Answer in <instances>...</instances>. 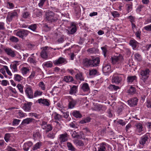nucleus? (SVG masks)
<instances>
[{
  "mask_svg": "<svg viewBox=\"0 0 151 151\" xmlns=\"http://www.w3.org/2000/svg\"><path fill=\"white\" fill-rule=\"evenodd\" d=\"M76 77L77 80H80V81H84V78L82 76V75L81 73H77L76 75Z\"/></svg>",
  "mask_w": 151,
  "mask_h": 151,
  "instance_id": "40",
  "label": "nucleus"
},
{
  "mask_svg": "<svg viewBox=\"0 0 151 151\" xmlns=\"http://www.w3.org/2000/svg\"><path fill=\"white\" fill-rule=\"evenodd\" d=\"M25 92L28 98L29 99L33 98V91L31 86H27L25 90Z\"/></svg>",
  "mask_w": 151,
  "mask_h": 151,
  "instance_id": "4",
  "label": "nucleus"
},
{
  "mask_svg": "<svg viewBox=\"0 0 151 151\" xmlns=\"http://www.w3.org/2000/svg\"><path fill=\"white\" fill-rule=\"evenodd\" d=\"M17 87L18 88V89L19 90L20 92L22 93H24L23 90V86H22L21 84H17Z\"/></svg>",
  "mask_w": 151,
  "mask_h": 151,
  "instance_id": "47",
  "label": "nucleus"
},
{
  "mask_svg": "<svg viewBox=\"0 0 151 151\" xmlns=\"http://www.w3.org/2000/svg\"><path fill=\"white\" fill-rule=\"evenodd\" d=\"M18 63V61H16L15 63H13L10 65V68L14 72L17 71V66L18 65L17 64Z\"/></svg>",
  "mask_w": 151,
  "mask_h": 151,
  "instance_id": "24",
  "label": "nucleus"
},
{
  "mask_svg": "<svg viewBox=\"0 0 151 151\" xmlns=\"http://www.w3.org/2000/svg\"><path fill=\"white\" fill-rule=\"evenodd\" d=\"M47 137L51 139H53L55 137V134L53 133H50L47 135Z\"/></svg>",
  "mask_w": 151,
  "mask_h": 151,
  "instance_id": "59",
  "label": "nucleus"
},
{
  "mask_svg": "<svg viewBox=\"0 0 151 151\" xmlns=\"http://www.w3.org/2000/svg\"><path fill=\"white\" fill-rule=\"evenodd\" d=\"M67 147L69 150L71 151H75L76 150L75 148L70 142H67Z\"/></svg>",
  "mask_w": 151,
  "mask_h": 151,
  "instance_id": "33",
  "label": "nucleus"
},
{
  "mask_svg": "<svg viewBox=\"0 0 151 151\" xmlns=\"http://www.w3.org/2000/svg\"><path fill=\"white\" fill-rule=\"evenodd\" d=\"M90 120L91 118L88 117L80 121V123L82 124L90 122Z\"/></svg>",
  "mask_w": 151,
  "mask_h": 151,
  "instance_id": "35",
  "label": "nucleus"
},
{
  "mask_svg": "<svg viewBox=\"0 0 151 151\" xmlns=\"http://www.w3.org/2000/svg\"><path fill=\"white\" fill-rule=\"evenodd\" d=\"M29 70L28 69L25 67H22L21 69V73L23 75L26 74Z\"/></svg>",
  "mask_w": 151,
  "mask_h": 151,
  "instance_id": "38",
  "label": "nucleus"
},
{
  "mask_svg": "<svg viewBox=\"0 0 151 151\" xmlns=\"http://www.w3.org/2000/svg\"><path fill=\"white\" fill-rule=\"evenodd\" d=\"M102 71L104 73H107L111 72V67L109 64H104L103 65L102 68Z\"/></svg>",
  "mask_w": 151,
  "mask_h": 151,
  "instance_id": "10",
  "label": "nucleus"
},
{
  "mask_svg": "<svg viewBox=\"0 0 151 151\" xmlns=\"http://www.w3.org/2000/svg\"><path fill=\"white\" fill-rule=\"evenodd\" d=\"M71 26L72 27L70 31H68V33L69 34H73L75 33L76 31V27L75 25L73 23L71 24Z\"/></svg>",
  "mask_w": 151,
  "mask_h": 151,
  "instance_id": "29",
  "label": "nucleus"
},
{
  "mask_svg": "<svg viewBox=\"0 0 151 151\" xmlns=\"http://www.w3.org/2000/svg\"><path fill=\"white\" fill-rule=\"evenodd\" d=\"M42 143L41 142H39L36 144L33 147V150H35L39 148L41 145Z\"/></svg>",
  "mask_w": 151,
  "mask_h": 151,
  "instance_id": "48",
  "label": "nucleus"
},
{
  "mask_svg": "<svg viewBox=\"0 0 151 151\" xmlns=\"http://www.w3.org/2000/svg\"><path fill=\"white\" fill-rule=\"evenodd\" d=\"M97 73V70L95 69H93L90 70L89 72V75H95Z\"/></svg>",
  "mask_w": 151,
  "mask_h": 151,
  "instance_id": "56",
  "label": "nucleus"
},
{
  "mask_svg": "<svg viewBox=\"0 0 151 151\" xmlns=\"http://www.w3.org/2000/svg\"><path fill=\"white\" fill-rule=\"evenodd\" d=\"M32 103L31 102H27L23 104V109L26 111H29L31 109V106Z\"/></svg>",
  "mask_w": 151,
  "mask_h": 151,
  "instance_id": "13",
  "label": "nucleus"
},
{
  "mask_svg": "<svg viewBox=\"0 0 151 151\" xmlns=\"http://www.w3.org/2000/svg\"><path fill=\"white\" fill-rule=\"evenodd\" d=\"M62 118V116L56 113H55V115L54 116V119H55L58 121H60L61 120Z\"/></svg>",
  "mask_w": 151,
  "mask_h": 151,
  "instance_id": "44",
  "label": "nucleus"
},
{
  "mask_svg": "<svg viewBox=\"0 0 151 151\" xmlns=\"http://www.w3.org/2000/svg\"><path fill=\"white\" fill-rule=\"evenodd\" d=\"M76 144L79 146H83L84 145V144L82 141L78 140L76 141Z\"/></svg>",
  "mask_w": 151,
  "mask_h": 151,
  "instance_id": "60",
  "label": "nucleus"
},
{
  "mask_svg": "<svg viewBox=\"0 0 151 151\" xmlns=\"http://www.w3.org/2000/svg\"><path fill=\"white\" fill-rule=\"evenodd\" d=\"M122 57L121 55H119L117 56H114L111 57L112 63L113 64L118 63L122 61Z\"/></svg>",
  "mask_w": 151,
  "mask_h": 151,
  "instance_id": "11",
  "label": "nucleus"
},
{
  "mask_svg": "<svg viewBox=\"0 0 151 151\" xmlns=\"http://www.w3.org/2000/svg\"><path fill=\"white\" fill-rule=\"evenodd\" d=\"M42 50L41 52V57L44 59L47 58L48 57L47 51L53 48L48 46L43 47L41 48Z\"/></svg>",
  "mask_w": 151,
  "mask_h": 151,
  "instance_id": "3",
  "label": "nucleus"
},
{
  "mask_svg": "<svg viewBox=\"0 0 151 151\" xmlns=\"http://www.w3.org/2000/svg\"><path fill=\"white\" fill-rule=\"evenodd\" d=\"M34 119L32 118H27L23 120L22 122V125H24L25 124H28L32 122Z\"/></svg>",
  "mask_w": 151,
  "mask_h": 151,
  "instance_id": "23",
  "label": "nucleus"
},
{
  "mask_svg": "<svg viewBox=\"0 0 151 151\" xmlns=\"http://www.w3.org/2000/svg\"><path fill=\"white\" fill-rule=\"evenodd\" d=\"M10 137V136L9 134L6 133L5 134L4 139L6 142H7L9 141Z\"/></svg>",
  "mask_w": 151,
  "mask_h": 151,
  "instance_id": "53",
  "label": "nucleus"
},
{
  "mask_svg": "<svg viewBox=\"0 0 151 151\" xmlns=\"http://www.w3.org/2000/svg\"><path fill=\"white\" fill-rule=\"evenodd\" d=\"M43 11L41 9H37L35 10L34 14L36 17H40L42 16Z\"/></svg>",
  "mask_w": 151,
  "mask_h": 151,
  "instance_id": "27",
  "label": "nucleus"
},
{
  "mask_svg": "<svg viewBox=\"0 0 151 151\" xmlns=\"http://www.w3.org/2000/svg\"><path fill=\"white\" fill-rule=\"evenodd\" d=\"M106 143H102L100 144L99 147L98 148V151H105Z\"/></svg>",
  "mask_w": 151,
  "mask_h": 151,
  "instance_id": "28",
  "label": "nucleus"
},
{
  "mask_svg": "<svg viewBox=\"0 0 151 151\" xmlns=\"http://www.w3.org/2000/svg\"><path fill=\"white\" fill-rule=\"evenodd\" d=\"M23 78V77L19 74H16L14 75V79L16 81L19 82Z\"/></svg>",
  "mask_w": 151,
  "mask_h": 151,
  "instance_id": "31",
  "label": "nucleus"
},
{
  "mask_svg": "<svg viewBox=\"0 0 151 151\" xmlns=\"http://www.w3.org/2000/svg\"><path fill=\"white\" fill-rule=\"evenodd\" d=\"M146 105L148 108H151V99L147 101Z\"/></svg>",
  "mask_w": 151,
  "mask_h": 151,
  "instance_id": "64",
  "label": "nucleus"
},
{
  "mask_svg": "<svg viewBox=\"0 0 151 151\" xmlns=\"http://www.w3.org/2000/svg\"><path fill=\"white\" fill-rule=\"evenodd\" d=\"M17 16L18 14L17 12L14 11L12 12H9L6 18L8 21L10 22L12 20L13 18L16 17H17Z\"/></svg>",
  "mask_w": 151,
  "mask_h": 151,
  "instance_id": "9",
  "label": "nucleus"
},
{
  "mask_svg": "<svg viewBox=\"0 0 151 151\" xmlns=\"http://www.w3.org/2000/svg\"><path fill=\"white\" fill-rule=\"evenodd\" d=\"M111 14L112 16L114 17H119L120 14L117 11H114L111 13Z\"/></svg>",
  "mask_w": 151,
  "mask_h": 151,
  "instance_id": "52",
  "label": "nucleus"
},
{
  "mask_svg": "<svg viewBox=\"0 0 151 151\" xmlns=\"http://www.w3.org/2000/svg\"><path fill=\"white\" fill-rule=\"evenodd\" d=\"M35 72L34 71H32V72L31 75L28 78H29L30 80L33 79L34 78V77L35 76Z\"/></svg>",
  "mask_w": 151,
  "mask_h": 151,
  "instance_id": "63",
  "label": "nucleus"
},
{
  "mask_svg": "<svg viewBox=\"0 0 151 151\" xmlns=\"http://www.w3.org/2000/svg\"><path fill=\"white\" fill-rule=\"evenodd\" d=\"M73 115L76 117L77 118H81L82 117V115L79 113L78 111H74L73 113Z\"/></svg>",
  "mask_w": 151,
  "mask_h": 151,
  "instance_id": "39",
  "label": "nucleus"
},
{
  "mask_svg": "<svg viewBox=\"0 0 151 151\" xmlns=\"http://www.w3.org/2000/svg\"><path fill=\"white\" fill-rule=\"evenodd\" d=\"M45 18L46 20L51 22H56L57 19L55 15L52 11L47 12L45 15Z\"/></svg>",
  "mask_w": 151,
  "mask_h": 151,
  "instance_id": "1",
  "label": "nucleus"
},
{
  "mask_svg": "<svg viewBox=\"0 0 151 151\" xmlns=\"http://www.w3.org/2000/svg\"><path fill=\"white\" fill-rule=\"evenodd\" d=\"M44 67L47 68H51L52 66V63L51 61H47L43 64Z\"/></svg>",
  "mask_w": 151,
  "mask_h": 151,
  "instance_id": "34",
  "label": "nucleus"
},
{
  "mask_svg": "<svg viewBox=\"0 0 151 151\" xmlns=\"http://www.w3.org/2000/svg\"><path fill=\"white\" fill-rule=\"evenodd\" d=\"M76 101L74 100H72L71 101H70L68 104V107L69 109H72L75 106L76 104Z\"/></svg>",
  "mask_w": 151,
  "mask_h": 151,
  "instance_id": "30",
  "label": "nucleus"
},
{
  "mask_svg": "<svg viewBox=\"0 0 151 151\" xmlns=\"http://www.w3.org/2000/svg\"><path fill=\"white\" fill-rule=\"evenodd\" d=\"M150 70L149 69L146 68L144 70H142L140 72L139 74L141 76L140 79L142 81L145 82L148 79L149 76Z\"/></svg>",
  "mask_w": 151,
  "mask_h": 151,
  "instance_id": "2",
  "label": "nucleus"
},
{
  "mask_svg": "<svg viewBox=\"0 0 151 151\" xmlns=\"http://www.w3.org/2000/svg\"><path fill=\"white\" fill-rule=\"evenodd\" d=\"M32 145V143L31 141H28L25 143L23 146V148L24 150L25 151H28L29 147H31Z\"/></svg>",
  "mask_w": 151,
  "mask_h": 151,
  "instance_id": "20",
  "label": "nucleus"
},
{
  "mask_svg": "<svg viewBox=\"0 0 151 151\" xmlns=\"http://www.w3.org/2000/svg\"><path fill=\"white\" fill-rule=\"evenodd\" d=\"M129 44L131 45L133 50L136 48L138 42L134 40H130Z\"/></svg>",
  "mask_w": 151,
  "mask_h": 151,
  "instance_id": "21",
  "label": "nucleus"
},
{
  "mask_svg": "<svg viewBox=\"0 0 151 151\" xmlns=\"http://www.w3.org/2000/svg\"><path fill=\"white\" fill-rule=\"evenodd\" d=\"M29 62L31 63H33L35 64L36 63V60L35 59L32 58H29L28 59Z\"/></svg>",
  "mask_w": 151,
  "mask_h": 151,
  "instance_id": "62",
  "label": "nucleus"
},
{
  "mask_svg": "<svg viewBox=\"0 0 151 151\" xmlns=\"http://www.w3.org/2000/svg\"><path fill=\"white\" fill-rule=\"evenodd\" d=\"M9 40L12 42H17L19 40L17 38L13 36L11 37Z\"/></svg>",
  "mask_w": 151,
  "mask_h": 151,
  "instance_id": "45",
  "label": "nucleus"
},
{
  "mask_svg": "<svg viewBox=\"0 0 151 151\" xmlns=\"http://www.w3.org/2000/svg\"><path fill=\"white\" fill-rule=\"evenodd\" d=\"M106 107L104 105L101 104H98L95 105L94 107V109L95 110L99 111L100 110L105 111L106 109Z\"/></svg>",
  "mask_w": 151,
  "mask_h": 151,
  "instance_id": "17",
  "label": "nucleus"
},
{
  "mask_svg": "<svg viewBox=\"0 0 151 151\" xmlns=\"http://www.w3.org/2000/svg\"><path fill=\"white\" fill-rule=\"evenodd\" d=\"M135 88L131 86L129 89L128 92L130 94H133L135 93Z\"/></svg>",
  "mask_w": 151,
  "mask_h": 151,
  "instance_id": "49",
  "label": "nucleus"
},
{
  "mask_svg": "<svg viewBox=\"0 0 151 151\" xmlns=\"http://www.w3.org/2000/svg\"><path fill=\"white\" fill-rule=\"evenodd\" d=\"M46 132H48L51 131L52 129V125L50 124H47L46 126Z\"/></svg>",
  "mask_w": 151,
  "mask_h": 151,
  "instance_id": "46",
  "label": "nucleus"
},
{
  "mask_svg": "<svg viewBox=\"0 0 151 151\" xmlns=\"http://www.w3.org/2000/svg\"><path fill=\"white\" fill-rule=\"evenodd\" d=\"M101 48L102 50L104 55V56L105 57L106 56V53H107V51L106 48L105 46H104L101 47Z\"/></svg>",
  "mask_w": 151,
  "mask_h": 151,
  "instance_id": "50",
  "label": "nucleus"
},
{
  "mask_svg": "<svg viewBox=\"0 0 151 151\" xmlns=\"http://www.w3.org/2000/svg\"><path fill=\"white\" fill-rule=\"evenodd\" d=\"M4 50L6 53L9 56L13 58L16 56L15 51L9 47H4Z\"/></svg>",
  "mask_w": 151,
  "mask_h": 151,
  "instance_id": "5",
  "label": "nucleus"
},
{
  "mask_svg": "<svg viewBox=\"0 0 151 151\" xmlns=\"http://www.w3.org/2000/svg\"><path fill=\"white\" fill-rule=\"evenodd\" d=\"M137 77L136 76H128L127 78V82L128 83H132L134 81L137 80Z\"/></svg>",
  "mask_w": 151,
  "mask_h": 151,
  "instance_id": "26",
  "label": "nucleus"
},
{
  "mask_svg": "<svg viewBox=\"0 0 151 151\" xmlns=\"http://www.w3.org/2000/svg\"><path fill=\"white\" fill-rule=\"evenodd\" d=\"M92 62L91 60L86 58L83 60V63L85 66L93 67Z\"/></svg>",
  "mask_w": 151,
  "mask_h": 151,
  "instance_id": "16",
  "label": "nucleus"
},
{
  "mask_svg": "<svg viewBox=\"0 0 151 151\" xmlns=\"http://www.w3.org/2000/svg\"><path fill=\"white\" fill-rule=\"evenodd\" d=\"M75 11L76 13L77 14L80 13L81 9L79 6H77L76 8H75Z\"/></svg>",
  "mask_w": 151,
  "mask_h": 151,
  "instance_id": "55",
  "label": "nucleus"
},
{
  "mask_svg": "<svg viewBox=\"0 0 151 151\" xmlns=\"http://www.w3.org/2000/svg\"><path fill=\"white\" fill-rule=\"evenodd\" d=\"M37 27V25L36 24H34L30 25L28 28L33 31H35Z\"/></svg>",
  "mask_w": 151,
  "mask_h": 151,
  "instance_id": "43",
  "label": "nucleus"
},
{
  "mask_svg": "<svg viewBox=\"0 0 151 151\" xmlns=\"http://www.w3.org/2000/svg\"><path fill=\"white\" fill-rule=\"evenodd\" d=\"M33 136L36 139H40L41 137V135L39 132H37L33 134Z\"/></svg>",
  "mask_w": 151,
  "mask_h": 151,
  "instance_id": "41",
  "label": "nucleus"
},
{
  "mask_svg": "<svg viewBox=\"0 0 151 151\" xmlns=\"http://www.w3.org/2000/svg\"><path fill=\"white\" fill-rule=\"evenodd\" d=\"M46 0H40V2L38 4L40 8H42Z\"/></svg>",
  "mask_w": 151,
  "mask_h": 151,
  "instance_id": "54",
  "label": "nucleus"
},
{
  "mask_svg": "<svg viewBox=\"0 0 151 151\" xmlns=\"http://www.w3.org/2000/svg\"><path fill=\"white\" fill-rule=\"evenodd\" d=\"M93 67H96L98 65L100 62V59L98 57L91 60Z\"/></svg>",
  "mask_w": 151,
  "mask_h": 151,
  "instance_id": "22",
  "label": "nucleus"
},
{
  "mask_svg": "<svg viewBox=\"0 0 151 151\" xmlns=\"http://www.w3.org/2000/svg\"><path fill=\"white\" fill-rule=\"evenodd\" d=\"M8 84H9L8 81L6 80H2L1 83V84L3 86H6Z\"/></svg>",
  "mask_w": 151,
  "mask_h": 151,
  "instance_id": "58",
  "label": "nucleus"
},
{
  "mask_svg": "<svg viewBox=\"0 0 151 151\" xmlns=\"http://www.w3.org/2000/svg\"><path fill=\"white\" fill-rule=\"evenodd\" d=\"M68 62L66 59L64 58L60 57L57 60H56L53 62L55 65H60L63 64H66Z\"/></svg>",
  "mask_w": 151,
  "mask_h": 151,
  "instance_id": "8",
  "label": "nucleus"
},
{
  "mask_svg": "<svg viewBox=\"0 0 151 151\" xmlns=\"http://www.w3.org/2000/svg\"><path fill=\"white\" fill-rule=\"evenodd\" d=\"M135 59L138 61H140L142 60L141 55L138 53H137L134 55Z\"/></svg>",
  "mask_w": 151,
  "mask_h": 151,
  "instance_id": "42",
  "label": "nucleus"
},
{
  "mask_svg": "<svg viewBox=\"0 0 151 151\" xmlns=\"http://www.w3.org/2000/svg\"><path fill=\"white\" fill-rule=\"evenodd\" d=\"M64 80L67 82H70L73 81V79L71 76H65L64 77Z\"/></svg>",
  "mask_w": 151,
  "mask_h": 151,
  "instance_id": "32",
  "label": "nucleus"
},
{
  "mask_svg": "<svg viewBox=\"0 0 151 151\" xmlns=\"http://www.w3.org/2000/svg\"><path fill=\"white\" fill-rule=\"evenodd\" d=\"M39 86L43 90H45V89L44 83L43 82H40L39 84Z\"/></svg>",
  "mask_w": 151,
  "mask_h": 151,
  "instance_id": "57",
  "label": "nucleus"
},
{
  "mask_svg": "<svg viewBox=\"0 0 151 151\" xmlns=\"http://www.w3.org/2000/svg\"><path fill=\"white\" fill-rule=\"evenodd\" d=\"M30 15V13L29 12H24L22 13V17L24 19L28 18Z\"/></svg>",
  "mask_w": 151,
  "mask_h": 151,
  "instance_id": "36",
  "label": "nucleus"
},
{
  "mask_svg": "<svg viewBox=\"0 0 151 151\" xmlns=\"http://www.w3.org/2000/svg\"><path fill=\"white\" fill-rule=\"evenodd\" d=\"M127 18L129 19L131 23L134 22L135 17L131 15L129 16Z\"/></svg>",
  "mask_w": 151,
  "mask_h": 151,
  "instance_id": "61",
  "label": "nucleus"
},
{
  "mask_svg": "<svg viewBox=\"0 0 151 151\" xmlns=\"http://www.w3.org/2000/svg\"><path fill=\"white\" fill-rule=\"evenodd\" d=\"M119 75H114L111 79L112 83H114L116 84L120 83L122 81V77Z\"/></svg>",
  "mask_w": 151,
  "mask_h": 151,
  "instance_id": "7",
  "label": "nucleus"
},
{
  "mask_svg": "<svg viewBox=\"0 0 151 151\" xmlns=\"http://www.w3.org/2000/svg\"><path fill=\"white\" fill-rule=\"evenodd\" d=\"M135 126L139 132H141L143 131V127L142 124L140 123L137 124H135Z\"/></svg>",
  "mask_w": 151,
  "mask_h": 151,
  "instance_id": "37",
  "label": "nucleus"
},
{
  "mask_svg": "<svg viewBox=\"0 0 151 151\" xmlns=\"http://www.w3.org/2000/svg\"><path fill=\"white\" fill-rule=\"evenodd\" d=\"M68 134L66 133L60 135L59 139L61 143L65 142L68 140Z\"/></svg>",
  "mask_w": 151,
  "mask_h": 151,
  "instance_id": "12",
  "label": "nucleus"
},
{
  "mask_svg": "<svg viewBox=\"0 0 151 151\" xmlns=\"http://www.w3.org/2000/svg\"><path fill=\"white\" fill-rule=\"evenodd\" d=\"M78 86H73L70 89L69 93L70 95L76 93L77 90Z\"/></svg>",
  "mask_w": 151,
  "mask_h": 151,
  "instance_id": "25",
  "label": "nucleus"
},
{
  "mask_svg": "<svg viewBox=\"0 0 151 151\" xmlns=\"http://www.w3.org/2000/svg\"><path fill=\"white\" fill-rule=\"evenodd\" d=\"M37 101H38L39 103H41L45 106H48L50 105L48 100L46 99L41 98L38 99Z\"/></svg>",
  "mask_w": 151,
  "mask_h": 151,
  "instance_id": "18",
  "label": "nucleus"
},
{
  "mask_svg": "<svg viewBox=\"0 0 151 151\" xmlns=\"http://www.w3.org/2000/svg\"><path fill=\"white\" fill-rule=\"evenodd\" d=\"M29 32L27 30L22 29L17 32V35L23 39L24 37H26L28 35Z\"/></svg>",
  "mask_w": 151,
  "mask_h": 151,
  "instance_id": "6",
  "label": "nucleus"
},
{
  "mask_svg": "<svg viewBox=\"0 0 151 151\" xmlns=\"http://www.w3.org/2000/svg\"><path fill=\"white\" fill-rule=\"evenodd\" d=\"M138 99L135 97L131 99L128 101V104L130 106H133L137 105Z\"/></svg>",
  "mask_w": 151,
  "mask_h": 151,
  "instance_id": "14",
  "label": "nucleus"
},
{
  "mask_svg": "<svg viewBox=\"0 0 151 151\" xmlns=\"http://www.w3.org/2000/svg\"><path fill=\"white\" fill-rule=\"evenodd\" d=\"M148 139V136L147 135L142 136L141 137L139 141L140 144L142 145H144L146 142H147Z\"/></svg>",
  "mask_w": 151,
  "mask_h": 151,
  "instance_id": "15",
  "label": "nucleus"
},
{
  "mask_svg": "<svg viewBox=\"0 0 151 151\" xmlns=\"http://www.w3.org/2000/svg\"><path fill=\"white\" fill-rule=\"evenodd\" d=\"M20 121V120L17 119H14L12 122L13 125H18L19 124V122Z\"/></svg>",
  "mask_w": 151,
  "mask_h": 151,
  "instance_id": "51",
  "label": "nucleus"
},
{
  "mask_svg": "<svg viewBox=\"0 0 151 151\" xmlns=\"http://www.w3.org/2000/svg\"><path fill=\"white\" fill-rule=\"evenodd\" d=\"M81 89L84 92H89L90 91V88L88 84L86 83H84L82 84Z\"/></svg>",
  "mask_w": 151,
  "mask_h": 151,
  "instance_id": "19",
  "label": "nucleus"
}]
</instances>
